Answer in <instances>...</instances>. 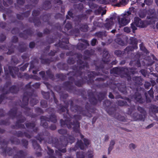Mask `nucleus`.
Listing matches in <instances>:
<instances>
[{"instance_id":"f257e3e1","label":"nucleus","mask_w":158,"mask_h":158,"mask_svg":"<svg viewBox=\"0 0 158 158\" xmlns=\"http://www.w3.org/2000/svg\"><path fill=\"white\" fill-rule=\"evenodd\" d=\"M110 55L109 52L106 49H104L103 51V54L102 60L101 61L98 65H95V70L98 72L94 71L90 72V74L88 75V79L87 76H83L82 69H88L89 68V66L88 62H85L83 66H73L71 69L73 70L72 72H69L68 75L72 73L71 74L73 75H77L79 77L80 79L76 81L75 84L78 87H81L83 84L86 82L88 85H93L94 83V78L96 76L102 75V73L98 72L102 71L103 73L107 74L104 71V68L106 64H108L110 61Z\"/></svg>"},{"instance_id":"f03ea898","label":"nucleus","mask_w":158,"mask_h":158,"mask_svg":"<svg viewBox=\"0 0 158 158\" xmlns=\"http://www.w3.org/2000/svg\"><path fill=\"white\" fill-rule=\"evenodd\" d=\"M107 94V91L97 93V99L95 97L93 92H88V95L89 100L91 104L87 102L85 105V110H84L82 107L77 105H74L73 101L72 99H70L69 102H70V110L72 112H77L83 116L90 118L92 116V114L94 113L96 110V108L92 105H95L98 101L100 102L102 101L105 98Z\"/></svg>"},{"instance_id":"7ed1b4c3","label":"nucleus","mask_w":158,"mask_h":158,"mask_svg":"<svg viewBox=\"0 0 158 158\" xmlns=\"http://www.w3.org/2000/svg\"><path fill=\"white\" fill-rule=\"evenodd\" d=\"M138 53L135 56L134 60H131L129 65L133 66L131 68L126 67H118L113 68L110 70L111 74H115L120 76L121 77H126L128 81L131 80V75H134L136 73V69L138 67Z\"/></svg>"},{"instance_id":"20e7f679","label":"nucleus","mask_w":158,"mask_h":158,"mask_svg":"<svg viewBox=\"0 0 158 158\" xmlns=\"http://www.w3.org/2000/svg\"><path fill=\"white\" fill-rule=\"evenodd\" d=\"M128 96L129 98L125 97L123 98L127 100L128 103L125 101L119 100L117 101V104L120 106H129L130 107L128 108L127 114L130 115L134 120L137 121L138 120V113L136 111V109L138 110V106H136L133 103L132 104V103L134 102L136 104L138 102V87L136 88V92L134 94Z\"/></svg>"},{"instance_id":"39448f33","label":"nucleus","mask_w":158,"mask_h":158,"mask_svg":"<svg viewBox=\"0 0 158 158\" xmlns=\"http://www.w3.org/2000/svg\"><path fill=\"white\" fill-rule=\"evenodd\" d=\"M37 96L34 89H32L31 91H26L24 92L22 99V102L21 106L25 110L24 113L25 115L29 116L31 118H35L37 116L36 114L33 113V111L31 108L27 106L28 104L29 99H31L30 104L31 106L35 105L39 101L35 98Z\"/></svg>"},{"instance_id":"423d86ee","label":"nucleus","mask_w":158,"mask_h":158,"mask_svg":"<svg viewBox=\"0 0 158 158\" xmlns=\"http://www.w3.org/2000/svg\"><path fill=\"white\" fill-rule=\"evenodd\" d=\"M135 3H132L131 5L133 6L129 8L128 10L124 14L122 18L118 16L117 20L119 25V27H124L128 24L130 21L131 18L138 15V1Z\"/></svg>"},{"instance_id":"0eeeda50","label":"nucleus","mask_w":158,"mask_h":158,"mask_svg":"<svg viewBox=\"0 0 158 158\" xmlns=\"http://www.w3.org/2000/svg\"><path fill=\"white\" fill-rule=\"evenodd\" d=\"M64 139H66V141H64L61 140L60 141H59L58 139L56 137L52 138V143L53 145L58 149L59 151L64 153L66 152V147L67 146L68 143H69L72 144L75 140V139L73 136L68 135L67 136L64 137Z\"/></svg>"},{"instance_id":"6e6552de","label":"nucleus","mask_w":158,"mask_h":158,"mask_svg":"<svg viewBox=\"0 0 158 158\" xmlns=\"http://www.w3.org/2000/svg\"><path fill=\"white\" fill-rule=\"evenodd\" d=\"M68 73L66 74L67 75H72L73 76L69 77L68 79L69 81H65L63 83L64 88L69 93H73L74 94H77V92L78 89L75 86L72 85V84H73V82L75 83L76 81L79 80V77H77V75H73L71 74L72 73L69 75H68Z\"/></svg>"},{"instance_id":"1a4fd4ad","label":"nucleus","mask_w":158,"mask_h":158,"mask_svg":"<svg viewBox=\"0 0 158 158\" xmlns=\"http://www.w3.org/2000/svg\"><path fill=\"white\" fill-rule=\"evenodd\" d=\"M106 87H109L113 90L117 89L123 94L127 95L129 91L126 86L119 83H116L114 79L109 78L106 82Z\"/></svg>"},{"instance_id":"9d476101","label":"nucleus","mask_w":158,"mask_h":158,"mask_svg":"<svg viewBox=\"0 0 158 158\" xmlns=\"http://www.w3.org/2000/svg\"><path fill=\"white\" fill-rule=\"evenodd\" d=\"M8 68L9 70H8L7 67H4L5 74L6 78H10V75L13 78H15L17 75V76L19 78H23V74L21 73H18L19 69L18 67L9 66Z\"/></svg>"},{"instance_id":"9b49d317","label":"nucleus","mask_w":158,"mask_h":158,"mask_svg":"<svg viewBox=\"0 0 158 158\" xmlns=\"http://www.w3.org/2000/svg\"><path fill=\"white\" fill-rule=\"evenodd\" d=\"M8 143V141L5 139L0 141V145L1 146V148L2 149L1 154L5 157L6 156L7 153L9 156H12L14 153L13 150L12 149L10 148L7 147Z\"/></svg>"},{"instance_id":"f8f14e48","label":"nucleus","mask_w":158,"mask_h":158,"mask_svg":"<svg viewBox=\"0 0 158 158\" xmlns=\"http://www.w3.org/2000/svg\"><path fill=\"white\" fill-rule=\"evenodd\" d=\"M40 13V10H34L33 11L32 15L33 17H30L28 19V21L30 23H33L35 26L39 27L41 24L40 18L36 17L38 16Z\"/></svg>"},{"instance_id":"ddd939ff","label":"nucleus","mask_w":158,"mask_h":158,"mask_svg":"<svg viewBox=\"0 0 158 158\" xmlns=\"http://www.w3.org/2000/svg\"><path fill=\"white\" fill-rule=\"evenodd\" d=\"M112 103V102L108 100H106L103 102V106L110 115L113 114L116 111L115 107L110 106Z\"/></svg>"},{"instance_id":"4468645a","label":"nucleus","mask_w":158,"mask_h":158,"mask_svg":"<svg viewBox=\"0 0 158 158\" xmlns=\"http://www.w3.org/2000/svg\"><path fill=\"white\" fill-rule=\"evenodd\" d=\"M64 102L65 104V106H63L61 104H59V105H58V108H59V111L62 112L66 111V114H63L64 118H67L68 117L72 118L71 115L69 113V110H68L69 102L68 101H64Z\"/></svg>"},{"instance_id":"2eb2a0df","label":"nucleus","mask_w":158,"mask_h":158,"mask_svg":"<svg viewBox=\"0 0 158 158\" xmlns=\"http://www.w3.org/2000/svg\"><path fill=\"white\" fill-rule=\"evenodd\" d=\"M69 117L67 118H65L66 119L64 120L62 119L60 120V124L62 127H64L66 125L67 127L69 129H70L72 128V126H73V127H75L76 125L77 122H78L77 121H73V122L71 121V119Z\"/></svg>"},{"instance_id":"dca6fc26","label":"nucleus","mask_w":158,"mask_h":158,"mask_svg":"<svg viewBox=\"0 0 158 158\" xmlns=\"http://www.w3.org/2000/svg\"><path fill=\"white\" fill-rule=\"evenodd\" d=\"M34 33V31L31 30V28H28L24 30L23 32H20L19 34V36L24 40H27L29 36H32Z\"/></svg>"},{"instance_id":"f3484780","label":"nucleus","mask_w":158,"mask_h":158,"mask_svg":"<svg viewBox=\"0 0 158 158\" xmlns=\"http://www.w3.org/2000/svg\"><path fill=\"white\" fill-rule=\"evenodd\" d=\"M33 147L34 149L37 152L35 153V155L37 157H40L42 155V153L40 152L42 151V148L40 145L37 143V141L35 139L32 141Z\"/></svg>"},{"instance_id":"a211bd4d","label":"nucleus","mask_w":158,"mask_h":158,"mask_svg":"<svg viewBox=\"0 0 158 158\" xmlns=\"http://www.w3.org/2000/svg\"><path fill=\"white\" fill-rule=\"evenodd\" d=\"M116 19V17L115 15L111 17L110 18V20L108 19H106V21H108L106 23L103 24V27L105 29L107 30L111 28L112 26L113 25L114 23L113 20H115Z\"/></svg>"},{"instance_id":"6ab92c4d","label":"nucleus","mask_w":158,"mask_h":158,"mask_svg":"<svg viewBox=\"0 0 158 158\" xmlns=\"http://www.w3.org/2000/svg\"><path fill=\"white\" fill-rule=\"evenodd\" d=\"M50 135V133L49 132L47 131H45L44 132L39 133L35 138L41 143L43 140H45V137H44L45 136L48 137Z\"/></svg>"},{"instance_id":"aec40b11","label":"nucleus","mask_w":158,"mask_h":158,"mask_svg":"<svg viewBox=\"0 0 158 158\" xmlns=\"http://www.w3.org/2000/svg\"><path fill=\"white\" fill-rule=\"evenodd\" d=\"M41 118L46 120L47 121L51 122L54 123H56L57 122L56 116L55 114L50 115L49 117L46 116H41Z\"/></svg>"},{"instance_id":"412c9836","label":"nucleus","mask_w":158,"mask_h":158,"mask_svg":"<svg viewBox=\"0 0 158 158\" xmlns=\"http://www.w3.org/2000/svg\"><path fill=\"white\" fill-rule=\"evenodd\" d=\"M19 89V87L18 86L16 85H13L9 88V89L6 90L5 93L6 95L10 93L16 94L18 92Z\"/></svg>"},{"instance_id":"4be33fe9","label":"nucleus","mask_w":158,"mask_h":158,"mask_svg":"<svg viewBox=\"0 0 158 158\" xmlns=\"http://www.w3.org/2000/svg\"><path fill=\"white\" fill-rule=\"evenodd\" d=\"M94 35L98 38L99 40H103L104 38H106L107 36L106 31H99L96 32L94 34Z\"/></svg>"},{"instance_id":"5701e85b","label":"nucleus","mask_w":158,"mask_h":158,"mask_svg":"<svg viewBox=\"0 0 158 158\" xmlns=\"http://www.w3.org/2000/svg\"><path fill=\"white\" fill-rule=\"evenodd\" d=\"M134 21L131 24V28L132 30L133 33H135V31L137 29V27H138V15L135 16Z\"/></svg>"},{"instance_id":"b1692460","label":"nucleus","mask_w":158,"mask_h":158,"mask_svg":"<svg viewBox=\"0 0 158 158\" xmlns=\"http://www.w3.org/2000/svg\"><path fill=\"white\" fill-rule=\"evenodd\" d=\"M17 107H13L7 113V115L9 116L12 119H13L15 117H17Z\"/></svg>"},{"instance_id":"393cba45","label":"nucleus","mask_w":158,"mask_h":158,"mask_svg":"<svg viewBox=\"0 0 158 158\" xmlns=\"http://www.w3.org/2000/svg\"><path fill=\"white\" fill-rule=\"evenodd\" d=\"M76 126L73 127V131L76 133H78L79 134L81 138L83 139L84 138V136L81 133L80 130V123L79 122H77Z\"/></svg>"},{"instance_id":"a878e982","label":"nucleus","mask_w":158,"mask_h":158,"mask_svg":"<svg viewBox=\"0 0 158 158\" xmlns=\"http://www.w3.org/2000/svg\"><path fill=\"white\" fill-rule=\"evenodd\" d=\"M27 154L26 152L20 150L17 152V154L14 156L13 158H24L25 157Z\"/></svg>"},{"instance_id":"bb28decb","label":"nucleus","mask_w":158,"mask_h":158,"mask_svg":"<svg viewBox=\"0 0 158 158\" xmlns=\"http://www.w3.org/2000/svg\"><path fill=\"white\" fill-rule=\"evenodd\" d=\"M51 16V14L50 13L44 14L40 16L41 19L44 22H48V24L52 26L49 22V19Z\"/></svg>"},{"instance_id":"cd10ccee","label":"nucleus","mask_w":158,"mask_h":158,"mask_svg":"<svg viewBox=\"0 0 158 158\" xmlns=\"http://www.w3.org/2000/svg\"><path fill=\"white\" fill-rule=\"evenodd\" d=\"M139 120L144 121L146 114V111L141 107H139Z\"/></svg>"},{"instance_id":"c85d7f7f","label":"nucleus","mask_w":158,"mask_h":158,"mask_svg":"<svg viewBox=\"0 0 158 158\" xmlns=\"http://www.w3.org/2000/svg\"><path fill=\"white\" fill-rule=\"evenodd\" d=\"M154 92L152 88L148 91V93H145V96L147 99V101L148 102H151V98H153Z\"/></svg>"},{"instance_id":"c756f323","label":"nucleus","mask_w":158,"mask_h":158,"mask_svg":"<svg viewBox=\"0 0 158 158\" xmlns=\"http://www.w3.org/2000/svg\"><path fill=\"white\" fill-rule=\"evenodd\" d=\"M110 116H111V115ZM111 116L119 121L123 122L126 121V119L124 117L122 116L118 113H116V112L113 114Z\"/></svg>"},{"instance_id":"7c9ffc66","label":"nucleus","mask_w":158,"mask_h":158,"mask_svg":"<svg viewBox=\"0 0 158 158\" xmlns=\"http://www.w3.org/2000/svg\"><path fill=\"white\" fill-rule=\"evenodd\" d=\"M40 59L41 60V62L42 64H46L49 65L52 62L54 61L52 58H40Z\"/></svg>"},{"instance_id":"2f4dec72","label":"nucleus","mask_w":158,"mask_h":158,"mask_svg":"<svg viewBox=\"0 0 158 158\" xmlns=\"http://www.w3.org/2000/svg\"><path fill=\"white\" fill-rule=\"evenodd\" d=\"M86 15L85 14L78 15L76 16L75 20L76 21L80 23L82 20L86 18Z\"/></svg>"},{"instance_id":"473e14b6","label":"nucleus","mask_w":158,"mask_h":158,"mask_svg":"<svg viewBox=\"0 0 158 158\" xmlns=\"http://www.w3.org/2000/svg\"><path fill=\"white\" fill-rule=\"evenodd\" d=\"M51 2L49 0H45L43 3V8L44 10H47L51 8Z\"/></svg>"},{"instance_id":"72a5a7b5","label":"nucleus","mask_w":158,"mask_h":158,"mask_svg":"<svg viewBox=\"0 0 158 158\" xmlns=\"http://www.w3.org/2000/svg\"><path fill=\"white\" fill-rule=\"evenodd\" d=\"M114 54L118 57L123 58L125 54V52L120 50H116L114 52Z\"/></svg>"},{"instance_id":"f704fd0d","label":"nucleus","mask_w":158,"mask_h":158,"mask_svg":"<svg viewBox=\"0 0 158 158\" xmlns=\"http://www.w3.org/2000/svg\"><path fill=\"white\" fill-rule=\"evenodd\" d=\"M46 74L48 77L51 80L54 81L55 80V77L54 74L52 72L50 69H49L46 72Z\"/></svg>"},{"instance_id":"c9c22d12","label":"nucleus","mask_w":158,"mask_h":158,"mask_svg":"<svg viewBox=\"0 0 158 158\" xmlns=\"http://www.w3.org/2000/svg\"><path fill=\"white\" fill-rule=\"evenodd\" d=\"M58 69L62 70H67L68 69V67L64 63L61 64V63H58L57 65Z\"/></svg>"},{"instance_id":"e433bc0d","label":"nucleus","mask_w":158,"mask_h":158,"mask_svg":"<svg viewBox=\"0 0 158 158\" xmlns=\"http://www.w3.org/2000/svg\"><path fill=\"white\" fill-rule=\"evenodd\" d=\"M55 76L57 79L62 81H64L66 78V75L62 73H57Z\"/></svg>"},{"instance_id":"4c0bfd02","label":"nucleus","mask_w":158,"mask_h":158,"mask_svg":"<svg viewBox=\"0 0 158 158\" xmlns=\"http://www.w3.org/2000/svg\"><path fill=\"white\" fill-rule=\"evenodd\" d=\"M25 44L23 42H20L19 44V47L18 49L19 52H23L26 51L27 48L24 47Z\"/></svg>"},{"instance_id":"58836bf2","label":"nucleus","mask_w":158,"mask_h":158,"mask_svg":"<svg viewBox=\"0 0 158 158\" xmlns=\"http://www.w3.org/2000/svg\"><path fill=\"white\" fill-rule=\"evenodd\" d=\"M129 43L130 44L132 45V46L137 49V43L136 39L133 37H131L129 40Z\"/></svg>"},{"instance_id":"ea45409f","label":"nucleus","mask_w":158,"mask_h":158,"mask_svg":"<svg viewBox=\"0 0 158 158\" xmlns=\"http://www.w3.org/2000/svg\"><path fill=\"white\" fill-rule=\"evenodd\" d=\"M136 49V48H135L134 47L131 46H129L127 47L125 49H124V51L125 52V54L127 53L129 54L130 52L134 50V49Z\"/></svg>"},{"instance_id":"a19ab883","label":"nucleus","mask_w":158,"mask_h":158,"mask_svg":"<svg viewBox=\"0 0 158 158\" xmlns=\"http://www.w3.org/2000/svg\"><path fill=\"white\" fill-rule=\"evenodd\" d=\"M158 112V107L155 106H152L150 110V114L152 115L153 114H155L156 113Z\"/></svg>"},{"instance_id":"79ce46f5","label":"nucleus","mask_w":158,"mask_h":158,"mask_svg":"<svg viewBox=\"0 0 158 158\" xmlns=\"http://www.w3.org/2000/svg\"><path fill=\"white\" fill-rule=\"evenodd\" d=\"M76 147L80 148L81 150L84 149V144L81 140H78L77 141L76 144Z\"/></svg>"},{"instance_id":"37998d69","label":"nucleus","mask_w":158,"mask_h":158,"mask_svg":"<svg viewBox=\"0 0 158 158\" xmlns=\"http://www.w3.org/2000/svg\"><path fill=\"white\" fill-rule=\"evenodd\" d=\"M128 0H120L118 3H116L114 6H116L120 7L121 5L124 6L128 3Z\"/></svg>"},{"instance_id":"c03bdc74","label":"nucleus","mask_w":158,"mask_h":158,"mask_svg":"<svg viewBox=\"0 0 158 158\" xmlns=\"http://www.w3.org/2000/svg\"><path fill=\"white\" fill-rule=\"evenodd\" d=\"M25 125L27 128L30 129H33L36 126V124L35 122L26 123Z\"/></svg>"},{"instance_id":"a18cd8bd","label":"nucleus","mask_w":158,"mask_h":158,"mask_svg":"<svg viewBox=\"0 0 158 158\" xmlns=\"http://www.w3.org/2000/svg\"><path fill=\"white\" fill-rule=\"evenodd\" d=\"M17 118H20L17 120V123L18 122H19L20 123H23L26 120V118L25 117H22L21 113L17 115Z\"/></svg>"},{"instance_id":"49530a36","label":"nucleus","mask_w":158,"mask_h":158,"mask_svg":"<svg viewBox=\"0 0 158 158\" xmlns=\"http://www.w3.org/2000/svg\"><path fill=\"white\" fill-rule=\"evenodd\" d=\"M12 97H9V98L6 97V94L4 93L3 94H2L0 95V104L1 103L2 101L4 99H12Z\"/></svg>"},{"instance_id":"de8ad7c7","label":"nucleus","mask_w":158,"mask_h":158,"mask_svg":"<svg viewBox=\"0 0 158 158\" xmlns=\"http://www.w3.org/2000/svg\"><path fill=\"white\" fill-rule=\"evenodd\" d=\"M94 51L92 49H87L84 51V54L86 56H90L94 54Z\"/></svg>"},{"instance_id":"09e8293b","label":"nucleus","mask_w":158,"mask_h":158,"mask_svg":"<svg viewBox=\"0 0 158 158\" xmlns=\"http://www.w3.org/2000/svg\"><path fill=\"white\" fill-rule=\"evenodd\" d=\"M10 141L12 144L18 145L20 143V140L19 139L16 138H11L10 139Z\"/></svg>"},{"instance_id":"8fccbe9b","label":"nucleus","mask_w":158,"mask_h":158,"mask_svg":"<svg viewBox=\"0 0 158 158\" xmlns=\"http://www.w3.org/2000/svg\"><path fill=\"white\" fill-rule=\"evenodd\" d=\"M89 28L88 25L86 24H83L80 27V30L82 32H86L88 30Z\"/></svg>"},{"instance_id":"3c124183","label":"nucleus","mask_w":158,"mask_h":158,"mask_svg":"<svg viewBox=\"0 0 158 158\" xmlns=\"http://www.w3.org/2000/svg\"><path fill=\"white\" fill-rule=\"evenodd\" d=\"M80 29L75 28L71 30L69 33V35H74L75 34H78L80 32Z\"/></svg>"},{"instance_id":"603ef678","label":"nucleus","mask_w":158,"mask_h":158,"mask_svg":"<svg viewBox=\"0 0 158 158\" xmlns=\"http://www.w3.org/2000/svg\"><path fill=\"white\" fill-rule=\"evenodd\" d=\"M40 119H41V125L44 128L46 129L48 128V123L46 122V120L41 119V117H40Z\"/></svg>"},{"instance_id":"864d4df0","label":"nucleus","mask_w":158,"mask_h":158,"mask_svg":"<svg viewBox=\"0 0 158 158\" xmlns=\"http://www.w3.org/2000/svg\"><path fill=\"white\" fill-rule=\"evenodd\" d=\"M23 133L21 131H15L13 133V134L18 137H23Z\"/></svg>"},{"instance_id":"5fc2aeb1","label":"nucleus","mask_w":158,"mask_h":158,"mask_svg":"<svg viewBox=\"0 0 158 158\" xmlns=\"http://www.w3.org/2000/svg\"><path fill=\"white\" fill-rule=\"evenodd\" d=\"M75 9H77L80 11H82L84 9L83 5L82 4L80 3L76 4L74 6Z\"/></svg>"},{"instance_id":"6e6d98bb","label":"nucleus","mask_w":158,"mask_h":158,"mask_svg":"<svg viewBox=\"0 0 158 158\" xmlns=\"http://www.w3.org/2000/svg\"><path fill=\"white\" fill-rule=\"evenodd\" d=\"M60 97L61 99H63L62 100L64 102V101H66V99L69 97V94L67 93H61L60 94Z\"/></svg>"},{"instance_id":"4d7b16f0","label":"nucleus","mask_w":158,"mask_h":158,"mask_svg":"<svg viewBox=\"0 0 158 158\" xmlns=\"http://www.w3.org/2000/svg\"><path fill=\"white\" fill-rule=\"evenodd\" d=\"M93 24L100 28L103 27V23L97 21H94L93 22Z\"/></svg>"},{"instance_id":"13d9d810","label":"nucleus","mask_w":158,"mask_h":158,"mask_svg":"<svg viewBox=\"0 0 158 158\" xmlns=\"http://www.w3.org/2000/svg\"><path fill=\"white\" fill-rule=\"evenodd\" d=\"M11 84V82L10 81H8L6 82L4 86L2 89V91L4 93L6 92V88H7Z\"/></svg>"},{"instance_id":"bf43d9fd","label":"nucleus","mask_w":158,"mask_h":158,"mask_svg":"<svg viewBox=\"0 0 158 158\" xmlns=\"http://www.w3.org/2000/svg\"><path fill=\"white\" fill-rule=\"evenodd\" d=\"M69 17L72 19L74 18L73 13L71 10L68 11L67 15L66 16V19H69Z\"/></svg>"},{"instance_id":"052dcab7","label":"nucleus","mask_w":158,"mask_h":158,"mask_svg":"<svg viewBox=\"0 0 158 158\" xmlns=\"http://www.w3.org/2000/svg\"><path fill=\"white\" fill-rule=\"evenodd\" d=\"M12 3L13 0H3V4L6 7H8L9 4L11 5Z\"/></svg>"},{"instance_id":"680f3d73","label":"nucleus","mask_w":158,"mask_h":158,"mask_svg":"<svg viewBox=\"0 0 158 158\" xmlns=\"http://www.w3.org/2000/svg\"><path fill=\"white\" fill-rule=\"evenodd\" d=\"M85 154L83 152H77L76 153L77 158H85Z\"/></svg>"},{"instance_id":"e2e57ef3","label":"nucleus","mask_w":158,"mask_h":158,"mask_svg":"<svg viewBox=\"0 0 158 158\" xmlns=\"http://www.w3.org/2000/svg\"><path fill=\"white\" fill-rule=\"evenodd\" d=\"M41 93L43 95L44 98L46 99H48L50 97V93L49 92H45L41 91Z\"/></svg>"},{"instance_id":"0e129e2a","label":"nucleus","mask_w":158,"mask_h":158,"mask_svg":"<svg viewBox=\"0 0 158 158\" xmlns=\"http://www.w3.org/2000/svg\"><path fill=\"white\" fill-rule=\"evenodd\" d=\"M109 78L108 76H104L103 77H98L95 79L96 81H103Z\"/></svg>"},{"instance_id":"69168bd1","label":"nucleus","mask_w":158,"mask_h":158,"mask_svg":"<svg viewBox=\"0 0 158 158\" xmlns=\"http://www.w3.org/2000/svg\"><path fill=\"white\" fill-rule=\"evenodd\" d=\"M86 47L84 44L81 43H78L77 45V49L80 50H82Z\"/></svg>"},{"instance_id":"338daca9","label":"nucleus","mask_w":158,"mask_h":158,"mask_svg":"<svg viewBox=\"0 0 158 158\" xmlns=\"http://www.w3.org/2000/svg\"><path fill=\"white\" fill-rule=\"evenodd\" d=\"M35 111L37 114H42L44 113L43 110L39 107H35Z\"/></svg>"},{"instance_id":"774afa93","label":"nucleus","mask_w":158,"mask_h":158,"mask_svg":"<svg viewBox=\"0 0 158 158\" xmlns=\"http://www.w3.org/2000/svg\"><path fill=\"white\" fill-rule=\"evenodd\" d=\"M115 41L118 44L123 46L125 45V43L123 40H122L120 38H117L115 39Z\"/></svg>"}]
</instances>
